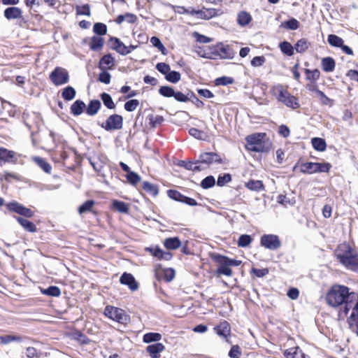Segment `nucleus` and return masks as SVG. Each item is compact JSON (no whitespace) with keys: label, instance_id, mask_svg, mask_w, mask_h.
I'll use <instances>...</instances> for the list:
<instances>
[{"label":"nucleus","instance_id":"ddd939ff","mask_svg":"<svg viewBox=\"0 0 358 358\" xmlns=\"http://www.w3.org/2000/svg\"><path fill=\"white\" fill-rule=\"evenodd\" d=\"M220 10L215 8H206L204 10H195L192 9L191 11L192 15H197L199 18L209 20L213 17H215L219 15L218 12Z\"/></svg>","mask_w":358,"mask_h":358},{"label":"nucleus","instance_id":"9b49d317","mask_svg":"<svg viewBox=\"0 0 358 358\" xmlns=\"http://www.w3.org/2000/svg\"><path fill=\"white\" fill-rule=\"evenodd\" d=\"M199 162L207 165H210L213 163L222 164L223 159L220 155L215 152H203L200 155Z\"/></svg>","mask_w":358,"mask_h":358},{"label":"nucleus","instance_id":"20e7f679","mask_svg":"<svg viewBox=\"0 0 358 358\" xmlns=\"http://www.w3.org/2000/svg\"><path fill=\"white\" fill-rule=\"evenodd\" d=\"M335 255L345 266L351 269L358 267V255L352 248H338L335 250Z\"/></svg>","mask_w":358,"mask_h":358},{"label":"nucleus","instance_id":"37998d69","mask_svg":"<svg viewBox=\"0 0 358 358\" xmlns=\"http://www.w3.org/2000/svg\"><path fill=\"white\" fill-rule=\"evenodd\" d=\"M162 339V335L159 333L150 332L143 336V342L149 343L151 342L159 341Z\"/></svg>","mask_w":358,"mask_h":358},{"label":"nucleus","instance_id":"f257e3e1","mask_svg":"<svg viewBox=\"0 0 358 358\" xmlns=\"http://www.w3.org/2000/svg\"><path fill=\"white\" fill-rule=\"evenodd\" d=\"M326 301L330 306L341 307L340 318L346 317L350 310L358 309V294L350 292V289L344 285L332 286L327 294Z\"/></svg>","mask_w":358,"mask_h":358},{"label":"nucleus","instance_id":"1a4fd4ad","mask_svg":"<svg viewBox=\"0 0 358 358\" xmlns=\"http://www.w3.org/2000/svg\"><path fill=\"white\" fill-rule=\"evenodd\" d=\"M123 117L117 114L110 115L105 123L100 126L106 131L118 130L122 128Z\"/></svg>","mask_w":358,"mask_h":358},{"label":"nucleus","instance_id":"052dcab7","mask_svg":"<svg viewBox=\"0 0 358 358\" xmlns=\"http://www.w3.org/2000/svg\"><path fill=\"white\" fill-rule=\"evenodd\" d=\"M164 246H181V242L178 237L168 238L164 241Z\"/></svg>","mask_w":358,"mask_h":358},{"label":"nucleus","instance_id":"423d86ee","mask_svg":"<svg viewBox=\"0 0 358 358\" xmlns=\"http://www.w3.org/2000/svg\"><path fill=\"white\" fill-rule=\"evenodd\" d=\"M104 315L110 319L119 323L126 324L129 320V316L124 310L113 306H106L104 310Z\"/></svg>","mask_w":358,"mask_h":358},{"label":"nucleus","instance_id":"58836bf2","mask_svg":"<svg viewBox=\"0 0 358 358\" xmlns=\"http://www.w3.org/2000/svg\"><path fill=\"white\" fill-rule=\"evenodd\" d=\"M43 294L50 296H59L61 295V290L57 286H50L46 289H41Z\"/></svg>","mask_w":358,"mask_h":358},{"label":"nucleus","instance_id":"6e6d98bb","mask_svg":"<svg viewBox=\"0 0 358 358\" xmlns=\"http://www.w3.org/2000/svg\"><path fill=\"white\" fill-rule=\"evenodd\" d=\"M127 179L130 184L136 185L141 180V177L136 173L130 171L127 174Z\"/></svg>","mask_w":358,"mask_h":358},{"label":"nucleus","instance_id":"dca6fc26","mask_svg":"<svg viewBox=\"0 0 358 358\" xmlns=\"http://www.w3.org/2000/svg\"><path fill=\"white\" fill-rule=\"evenodd\" d=\"M120 282L122 285H128L132 291H135L138 288V283L131 273H124L120 278Z\"/></svg>","mask_w":358,"mask_h":358},{"label":"nucleus","instance_id":"a878e982","mask_svg":"<svg viewBox=\"0 0 358 358\" xmlns=\"http://www.w3.org/2000/svg\"><path fill=\"white\" fill-rule=\"evenodd\" d=\"M217 52L221 58L232 59L234 57V52L229 45H222L217 49Z\"/></svg>","mask_w":358,"mask_h":358},{"label":"nucleus","instance_id":"2eb2a0df","mask_svg":"<svg viewBox=\"0 0 358 358\" xmlns=\"http://www.w3.org/2000/svg\"><path fill=\"white\" fill-rule=\"evenodd\" d=\"M18 157L19 155L15 152L0 147V160L3 161L4 162L16 163Z\"/></svg>","mask_w":358,"mask_h":358},{"label":"nucleus","instance_id":"a19ab883","mask_svg":"<svg viewBox=\"0 0 358 358\" xmlns=\"http://www.w3.org/2000/svg\"><path fill=\"white\" fill-rule=\"evenodd\" d=\"M22 338L18 336H14V335H5V336H0V343L1 344H8L11 342L16 341V342H22Z\"/></svg>","mask_w":358,"mask_h":358},{"label":"nucleus","instance_id":"cd10ccee","mask_svg":"<svg viewBox=\"0 0 358 358\" xmlns=\"http://www.w3.org/2000/svg\"><path fill=\"white\" fill-rule=\"evenodd\" d=\"M336 66L335 61L330 57H324L322 60V67L325 72H331Z\"/></svg>","mask_w":358,"mask_h":358},{"label":"nucleus","instance_id":"39448f33","mask_svg":"<svg viewBox=\"0 0 358 358\" xmlns=\"http://www.w3.org/2000/svg\"><path fill=\"white\" fill-rule=\"evenodd\" d=\"M331 168L328 162H305L301 165L300 171L304 174H313L315 173H328Z\"/></svg>","mask_w":358,"mask_h":358},{"label":"nucleus","instance_id":"a18cd8bd","mask_svg":"<svg viewBox=\"0 0 358 358\" xmlns=\"http://www.w3.org/2000/svg\"><path fill=\"white\" fill-rule=\"evenodd\" d=\"M94 203L95 202L93 200L86 201L78 208L79 213L82 215L85 213L91 212Z\"/></svg>","mask_w":358,"mask_h":358},{"label":"nucleus","instance_id":"a211bd4d","mask_svg":"<svg viewBox=\"0 0 358 358\" xmlns=\"http://www.w3.org/2000/svg\"><path fill=\"white\" fill-rule=\"evenodd\" d=\"M145 250L159 259L169 260L172 257L169 252L162 251L159 248H145Z\"/></svg>","mask_w":358,"mask_h":358},{"label":"nucleus","instance_id":"6ab92c4d","mask_svg":"<svg viewBox=\"0 0 358 358\" xmlns=\"http://www.w3.org/2000/svg\"><path fill=\"white\" fill-rule=\"evenodd\" d=\"M4 16L9 20L20 19L22 17V11L18 7H8L4 10Z\"/></svg>","mask_w":358,"mask_h":358},{"label":"nucleus","instance_id":"79ce46f5","mask_svg":"<svg viewBox=\"0 0 358 358\" xmlns=\"http://www.w3.org/2000/svg\"><path fill=\"white\" fill-rule=\"evenodd\" d=\"M280 26L289 30H296L299 27V22L295 18H291L282 22Z\"/></svg>","mask_w":358,"mask_h":358},{"label":"nucleus","instance_id":"7c9ffc66","mask_svg":"<svg viewBox=\"0 0 358 358\" xmlns=\"http://www.w3.org/2000/svg\"><path fill=\"white\" fill-rule=\"evenodd\" d=\"M245 187L252 191L259 192L264 189L262 181L250 180L245 183Z\"/></svg>","mask_w":358,"mask_h":358},{"label":"nucleus","instance_id":"5fc2aeb1","mask_svg":"<svg viewBox=\"0 0 358 358\" xmlns=\"http://www.w3.org/2000/svg\"><path fill=\"white\" fill-rule=\"evenodd\" d=\"M139 105V101L137 99H131L124 103V109L128 112H132L136 109Z\"/></svg>","mask_w":358,"mask_h":358},{"label":"nucleus","instance_id":"0e129e2a","mask_svg":"<svg viewBox=\"0 0 358 358\" xmlns=\"http://www.w3.org/2000/svg\"><path fill=\"white\" fill-rule=\"evenodd\" d=\"M76 13L78 15H90V8L88 4H85L82 6H77L76 7Z\"/></svg>","mask_w":358,"mask_h":358},{"label":"nucleus","instance_id":"680f3d73","mask_svg":"<svg viewBox=\"0 0 358 358\" xmlns=\"http://www.w3.org/2000/svg\"><path fill=\"white\" fill-rule=\"evenodd\" d=\"M234 78L227 76H222L215 80L216 85H227L234 83Z\"/></svg>","mask_w":358,"mask_h":358},{"label":"nucleus","instance_id":"f3484780","mask_svg":"<svg viewBox=\"0 0 358 358\" xmlns=\"http://www.w3.org/2000/svg\"><path fill=\"white\" fill-rule=\"evenodd\" d=\"M280 244L278 236L274 234H265L261 238L262 246H280Z\"/></svg>","mask_w":358,"mask_h":358},{"label":"nucleus","instance_id":"9d476101","mask_svg":"<svg viewBox=\"0 0 358 358\" xmlns=\"http://www.w3.org/2000/svg\"><path fill=\"white\" fill-rule=\"evenodd\" d=\"M6 207L8 210L15 212L25 217H31L34 215V211L31 209L26 208L16 201L8 203Z\"/></svg>","mask_w":358,"mask_h":358},{"label":"nucleus","instance_id":"338daca9","mask_svg":"<svg viewBox=\"0 0 358 358\" xmlns=\"http://www.w3.org/2000/svg\"><path fill=\"white\" fill-rule=\"evenodd\" d=\"M189 134L194 137L195 138H197V139H203V137L205 136V134L203 131H200L196 128H191L189 130Z\"/></svg>","mask_w":358,"mask_h":358},{"label":"nucleus","instance_id":"f8f14e48","mask_svg":"<svg viewBox=\"0 0 358 358\" xmlns=\"http://www.w3.org/2000/svg\"><path fill=\"white\" fill-rule=\"evenodd\" d=\"M111 48L121 55L125 56L129 54V50L118 38L111 37L109 40Z\"/></svg>","mask_w":358,"mask_h":358},{"label":"nucleus","instance_id":"49530a36","mask_svg":"<svg viewBox=\"0 0 358 358\" xmlns=\"http://www.w3.org/2000/svg\"><path fill=\"white\" fill-rule=\"evenodd\" d=\"M180 78L181 76L179 72L176 71H171V69L165 76V79L171 83H178L180 80Z\"/></svg>","mask_w":358,"mask_h":358},{"label":"nucleus","instance_id":"8fccbe9b","mask_svg":"<svg viewBox=\"0 0 358 358\" xmlns=\"http://www.w3.org/2000/svg\"><path fill=\"white\" fill-rule=\"evenodd\" d=\"M148 118L149 124L153 128H156L164 121V117L161 115H150Z\"/></svg>","mask_w":358,"mask_h":358},{"label":"nucleus","instance_id":"f704fd0d","mask_svg":"<svg viewBox=\"0 0 358 358\" xmlns=\"http://www.w3.org/2000/svg\"><path fill=\"white\" fill-rule=\"evenodd\" d=\"M100 97L106 108L108 109H114L115 108V104L114 103L113 99L109 94L103 92L101 94Z\"/></svg>","mask_w":358,"mask_h":358},{"label":"nucleus","instance_id":"3c124183","mask_svg":"<svg viewBox=\"0 0 358 358\" xmlns=\"http://www.w3.org/2000/svg\"><path fill=\"white\" fill-rule=\"evenodd\" d=\"M93 31L95 34L99 36H103L107 32V27L105 24L96 22L94 24Z\"/></svg>","mask_w":358,"mask_h":358},{"label":"nucleus","instance_id":"4d7b16f0","mask_svg":"<svg viewBox=\"0 0 358 358\" xmlns=\"http://www.w3.org/2000/svg\"><path fill=\"white\" fill-rule=\"evenodd\" d=\"M231 180V176L229 173H224V175H220L217 178V185L220 187L224 186L225 184L229 182Z\"/></svg>","mask_w":358,"mask_h":358},{"label":"nucleus","instance_id":"e433bc0d","mask_svg":"<svg viewBox=\"0 0 358 358\" xmlns=\"http://www.w3.org/2000/svg\"><path fill=\"white\" fill-rule=\"evenodd\" d=\"M142 187L146 192L154 196H157L159 193L157 186L150 183V182H143Z\"/></svg>","mask_w":358,"mask_h":358},{"label":"nucleus","instance_id":"393cba45","mask_svg":"<svg viewBox=\"0 0 358 358\" xmlns=\"http://www.w3.org/2000/svg\"><path fill=\"white\" fill-rule=\"evenodd\" d=\"M348 322L350 329L355 331L358 336V309L352 311L350 316L348 319Z\"/></svg>","mask_w":358,"mask_h":358},{"label":"nucleus","instance_id":"b1692460","mask_svg":"<svg viewBox=\"0 0 358 358\" xmlns=\"http://www.w3.org/2000/svg\"><path fill=\"white\" fill-rule=\"evenodd\" d=\"M85 103L81 100H76L71 106V113L74 116L81 115L85 108Z\"/></svg>","mask_w":358,"mask_h":358},{"label":"nucleus","instance_id":"aec40b11","mask_svg":"<svg viewBox=\"0 0 358 358\" xmlns=\"http://www.w3.org/2000/svg\"><path fill=\"white\" fill-rule=\"evenodd\" d=\"M101 107V101L98 99L91 100L85 107V112L90 116L95 115Z\"/></svg>","mask_w":358,"mask_h":358},{"label":"nucleus","instance_id":"774afa93","mask_svg":"<svg viewBox=\"0 0 358 358\" xmlns=\"http://www.w3.org/2000/svg\"><path fill=\"white\" fill-rule=\"evenodd\" d=\"M164 280L167 282L171 281L175 277V271L172 268H166L163 270Z\"/></svg>","mask_w":358,"mask_h":358},{"label":"nucleus","instance_id":"c756f323","mask_svg":"<svg viewBox=\"0 0 358 358\" xmlns=\"http://www.w3.org/2000/svg\"><path fill=\"white\" fill-rule=\"evenodd\" d=\"M313 147L317 151L323 152L327 148V143L324 139L315 137L311 140Z\"/></svg>","mask_w":358,"mask_h":358},{"label":"nucleus","instance_id":"69168bd1","mask_svg":"<svg viewBox=\"0 0 358 358\" xmlns=\"http://www.w3.org/2000/svg\"><path fill=\"white\" fill-rule=\"evenodd\" d=\"M156 69L159 72L164 74L165 76L171 69L170 66L164 62L157 63L156 65Z\"/></svg>","mask_w":358,"mask_h":358},{"label":"nucleus","instance_id":"603ef678","mask_svg":"<svg viewBox=\"0 0 358 358\" xmlns=\"http://www.w3.org/2000/svg\"><path fill=\"white\" fill-rule=\"evenodd\" d=\"M215 184V179L213 176H209L206 177L201 182V186L203 189H208L213 187Z\"/></svg>","mask_w":358,"mask_h":358},{"label":"nucleus","instance_id":"473e14b6","mask_svg":"<svg viewBox=\"0 0 358 358\" xmlns=\"http://www.w3.org/2000/svg\"><path fill=\"white\" fill-rule=\"evenodd\" d=\"M104 44V40L101 37L93 36L90 43V49L93 51L100 50Z\"/></svg>","mask_w":358,"mask_h":358},{"label":"nucleus","instance_id":"0eeeda50","mask_svg":"<svg viewBox=\"0 0 358 358\" xmlns=\"http://www.w3.org/2000/svg\"><path fill=\"white\" fill-rule=\"evenodd\" d=\"M278 99L279 101L284 103L286 106L292 108L293 109L298 108L300 106L297 98L292 95L287 90L284 89L282 86H280L279 89Z\"/></svg>","mask_w":358,"mask_h":358},{"label":"nucleus","instance_id":"2f4dec72","mask_svg":"<svg viewBox=\"0 0 358 358\" xmlns=\"http://www.w3.org/2000/svg\"><path fill=\"white\" fill-rule=\"evenodd\" d=\"M34 161L36 164L43 169L45 173H50L52 170L51 165L48 163L43 158L40 157H35Z\"/></svg>","mask_w":358,"mask_h":358},{"label":"nucleus","instance_id":"13d9d810","mask_svg":"<svg viewBox=\"0 0 358 358\" xmlns=\"http://www.w3.org/2000/svg\"><path fill=\"white\" fill-rule=\"evenodd\" d=\"M251 242V236L250 235L243 234L240 236L238 240V246H248Z\"/></svg>","mask_w":358,"mask_h":358},{"label":"nucleus","instance_id":"ea45409f","mask_svg":"<svg viewBox=\"0 0 358 358\" xmlns=\"http://www.w3.org/2000/svg\"><path fill=\"white\" fill-rule=\"evenodd\" d=\"M279 47L280 48V50L286 55L292 56L294 55V50H295V48L289 42H281L279 45Z\"/></svg>","mask_w":358,"mask_h":358},{"label":"nucleus","instance_id":"4be33fe9","mask_svg":"<svg viewBox=\"0 0 358 358\" xmlns=\"http://www.w3.org/2000/svg\"><path fill=\"white\" fill-rule=\"evenodd\" d=\"M286 358H309L299 347L289 348L284 353Z\"/></svg>","mask_w":358,"mask_h":358},{"label":"nucleus","instance_id":"6e6552de","mask_svg":"<svg viewBox=\"0 0 358 358\" xmlns=\"http://www.w3.org/2000/svg\"><path fill=\"white\" fill-rule=\"evenodd\" d=\"M50 79L55 85H62L69 82V75L67 70L58 66L50 73Z\"/></svg>","mask_w":358,"mask_h":358},{"label":"nucleus","instance_id":"c9c22d12","mask_svg":"<svg viewBox=\"0 0 358 358\" xmlns=\"http://www.w3.org/2000/svg\"><path fill=\"white\" fill-rule=\"evenodd\" d=\"M76 92L71 86L65 87L62 93V96L65 101H71L74 99Z\"/></svg>","mask_w":358,"mask_h":358},{"label":"nucleus","instance_id":"bb28decb","mask_svg":"<svg viewBox=\"0 0 358 358\" xmlns=\"http://www.w3.org/2000/svg\"><path fill=\"white\" fill-rule=\"evenodd\" d=\"M19 224L27 231L34 232L36 231L35 224L31 221L21 217H16Z\"/></svg>","mask_w":358,"mask_h":358},{"label":"nucleus","instance_id":"09e8293b","mask_svg":"<svg viewBox=\"0 0 358 358\" xmlns=\"http://www.w3.org/2000/svg\"><path fill=\"white\" fill-rule=\"evenodd\" d=\"M159 93L164 97H172L175 95L173 88L170 86H162L159 89Z\"/></svg>","mask_w":358,"mask_h":358},{"label":"nucleus","instance_id":"864d4df0","mask_svg":"<svg viewBox=\"0 0 358 358\" xmlns=\"http://www.w3.org/2000/svg\"><path fill=\"white\" fill-rule=\"evenodd\" d=\"M184 167L187 170L193 171H200L203 169V168L201 167V164L199 162V160H197L196 162H186L184 165Z\"/></svg>","mask_w":358,"mask_h":358},{"label":"nucleus","instance_id":"f03ea898","mask_svg":"<svg viewBox=\"0 0 358 358\" xmlns=\"http://www.w3.org/2000/svg\"><path fill=\"white\" fill-rule=\"evenodd\" d=\"M245 148L255 152H267L272 146L271 142L266 138L265 133H256L245 138Z\"/></svg>","mask_w":358,"mask_h":358},{"label":"nucleus","instance_id":"c03bdc74","mask_svg":"<svg viewBox=\"0 0 358 358\" xmlns=\"http://www.w3.org/2000/svg\"><path fill=\"white\" fill-rule=\"evenodd\" d=\"M327 41L330 45L337 48H340L341 46H342L344 42L341 37L335 34H329L328 36Z\"/></svg>","mask_w":358,"mask_h":358},{"label":"nucleus","instance_id":"c85d7f7f","mask_svg":"<svg viewBox=\"0 0 358 358\" xmlns=\"http://www.w3.org/2000/svg\"><path fill=\"white\" fill-rule=\"evenodd\" d=\"M112 208L121 213H128L129 211V206L124 201L114 200L112 203Z\"/></svg>","mask_w":358,"mask_h":358},{"label":"nucleus","instance_id":"4468645a","mask_svg":"<svg viewBox=\"0 0 358 358\" xmlns=\"http://www.w3.org/2000/svg\"><path fill=\"white\" fill-rule=\"evenodd\" d=\"M214 330L217 335L225 339L227 343H229V336L231 333V327L229 324L226 322H222L219 325L214 327Z\"/></svg>","mask_w":358,"mask_h":358},{"label":"nucleus","instance_id":"de8ad7c7","mask_svg":"<svg viewBox=\"0 0 358 358\" xmlns=\"http://www.w3.org/2000/svg\"><path fill=\"white\" fill-rule=\"evenodd\" d=\"M305 73L306 74L307 80H313L314 82L318 80L320 76V72L318 69L310 70L306 69Z\"/></svg>","mask_w":358,"mask_h":358},{"label":"nucleus","instance_id":"7ed1b4c3","mask_svg":"<svg viewBox=\"0 0 358 358\" xmlns=\"http://www.w3.org/2000/svg\"><path fill=\"white\" fill-rule=\"evenodd\" d=\"M210 255L211 258L217 264V267L215 271L217 276H231L233 275V271L231 267L238 266L242 263L240 260L230 259L226 256H223L217 253H210Z\"/></svg>","mask_w":358,"mask_h":358},{"label":"nucleus","instance_id":"e2e57ef3","mask_svg":"<svg viewBox=\"0 0 358 358\" xmlns=\"http://www.w3.org/2000/svg\"><path fill=\"white\" fill-rule=\"evenodd\" d=\"M241 355V350L238 345H233L229 352V356L231 358H240Z\"/></svg>","mask_w":358,"mask_h":358},{"label":"nucleus","instance_id":"4c0bfd02","mask_svg":"<svg viewBox=\"0 0 358 358\" xmlns=\"http://www.w3.org/2000/svg\"><path fill=\"white\" fill-rule=\"evenodd\" d=\"M252 20L251 15L245 11H241L238 15L237 21L241 26L248 24Z\"/></svg>","mask_w":358,"mask_h":358},{"label":"nucleus","instance_id":"412c9836","mask_svg":"<svg viewBox=\"0 0 358 358\" xmlns=\"http://www.w3.org/2000/svg\"><path fill=\"white\" fill-rule=\"evenodd\" d=\"M115 59L111 54H106L103 55L100 59L99 64V68L101 70H105L106 69H111L114 65Z\"/></svg>","mask_w":358,"mask_h":358},{"label":"nucleus","instance_id":"72a5a7b5","mask_svg":"<svg viewBox=\"0 0 358 358\" xmlns=\"http://www.w3.org/2000/svg\"><path fill=\"white\" fill-rule=\"evenodd\" d=\"M310 45V43L306 38H301L294 45V48L297 52L302 53L308 50Z\"/></svg>","mask_w":358,"mask_h":358},{"label":"nucleus","instance_id":"5701e85b","mask_svg":"<svg viewBox=\"0 0 358 358\" xmlns=\"http://www.w3.org/2000/svg\"><path fill=\"white\" fill-rule=\"evenodd\" d=\"M146 350L152 358H159V353L164 350V345L162 343H157L148 345Z\"/></svg>","mask_w":358,"mask_h":358},{"label":"nucleus","instance_id":"bf43d9fd","mask_svg":"<svg viewBox=\"0 0 358 358\" xmlns=\"http://www.w3.org/2000/svg\"><path fill=\"white\" fill-rule=\"evenodd\" d=\"M167 194L171 199L177 201L182 202V199L184 198V195H182L180 192L175 189L168 190Z\"/></svg>","mask_w":358,"mask_h":358}]
</instances>
